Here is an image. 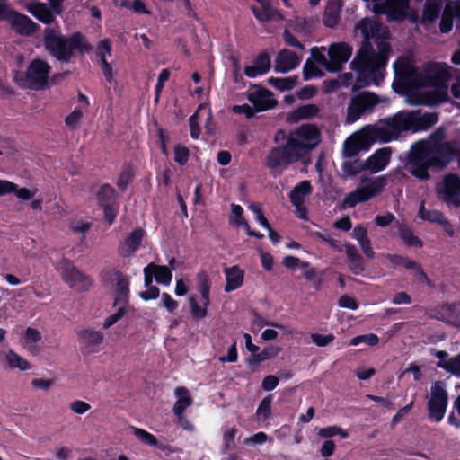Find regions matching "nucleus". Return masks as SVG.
Segmentation results:
<instances>
[{
  "label": "nucleus",
  "mask_w": 460,
  "mask_h": 460,
  "mask_svg": "<svg viewBox=\"0 0 460 460\" xmlns=\"http://www.w3.org/2000/svg\"><path fill=\"white\" fill-rule=\"evenodd\" d=\"M355 29L360 31L364 39L350 66L359 74L367 73L378 84L384 78L383 71L391 50L390 31L380 22L368 17L358 22Z\"/></svg>",
  "instance_id": "1"
},
{
  "label": "nucleus",
  "mask_w": 460,
  "mask_h": 460,
  "mask_svg": "<svg viewBox=\"0 0 460 460\" xmlns=\"http://www.w3.org/2000/svg\"><path fill=\"white\" fill-rule=\"evenodd\" d=\"M436 113L398 112L381 126H366L358 134L344 140L343 144H375L398 140L403 132L425 130L438 122Z\"/></svg>",
  "instance_id": "2"
},
{
  "label": "nucleus",
  "mask_w": 460,
  "mask_h": 460,
  "mask_svg": "<svg viewBox=\"0 0 460 460\" xmlns=\"http://www.w3.org/2000/svg\"><path fill=\"white\" fill-rule=\"evenodd\" d=\"M453 146H411L405 157L410 172L420 180H428V168L443 169L453 159Z\"/></svg>",
  "instance_id": "3"
},
{
  "label": "nucleus",
  "mask_w": 460,
  "mask_h": 460,
  "mask_svg": "<svg viewBox=\"0 0 460 460\" xmlns=\"http://www.w3.org/2000/svg\"><path fill=\"white\" fill-rule=\"evenodd\" d=\"M43 41L49 54L62 63L70 62L75 52L84 54L92 50L91 44L80 31L66 37L54 28L47 27L44 30Z\"/></svg>",
  "instance_id": "4"
},
{
  "label": "nucleus",
  "mask_w": 460,
  "mask_h": 460,
  "mask_svg": "<svg viewBox=\"0 0 460 460\" xmlns=\"http://www.w3.org/2000/svg\"><path fill=\"white\" fill-rule=\"evenodd\" d=\"M51 66L45 60L35 58L28 66L26 72L15 71L13 81L21 89H44L49 81Z\"/></svg>",
  "instance_id": "5"
},
{
  "label": "nucleus",
  "mask_w": 460,
  "mask_h": 460,
  "mask_svg": "<svg viewBox=\"0 0 460 460\" xmlns=\"http://www.w3.org/2000/svg\"><path fill=\"white\" fill-rule=\"evenodd\" d=\"M387 175H380L374 178L361 177V186L349 192L343 199L341 207L354 208L358 204L366 202L379 195L387 185Z\"/></svg>",
  "instance_id": "6"
},
{
  "label": "nucleus",
  "mask_w": 460,
  "mask_h": 460,
  "mask_svg": "<svg viewBox=\"0 0 460 460\" xmlns=\"http://www.w3.org/2000/svg\"><path fill=\"white\" fill-rule=\"evenodd\" d=\"M315 146H279L270 150L267 165L280 173L289 164L303 159Z\"/></svg>",
  "instance_id": "7"
},
{
  "label": "nucleus",
  "mask_w": 460,
  "mask_h": 460,
  "mask_svg": "<svg viewBox=\"0 0 460 460\" xmlns=\"http://www.w3.org/2000/svg\"><path fill=\"white\" fill-rule=\"evenodd\" d=\"M381 102L375 93L362 91L352 94L346 110V122L352 124L362 116L371 114Z\"/></svg>",
  "instance_id": "8"
},
{
  "label": "nucleus",
  "mask_w": 460,
  "mask_h": 460,
  "mask_svg": "<svg viewBox=\"0 0 460 460\" xmlns=\"http://www.w3.org/2000/svg\"><path fill=\"white\" fill-rule=\"evenodd\" d=\"M56 267L63 280L71 288L84 291L91 286L89 278L79 271L68 260L61 259Z\"/></svg>",
  "instance_id": "9"
},
{
  "label": "nucleus",
  "mask_w": 460,
  "mask_h": 460,
  "mask_svg": "<svg viewBox=\"0 0 460 460\" xmlns=\"http://www.w3.org/2000/svg\"><path fill=\"white\" fill-rule=\"evenodd\" d=\"M437 193L449 207H460V177L455 173L447 174L437 186Z\"/></svg>",
  "instance_id": "10"
},
{
  "label": "nucleus",
  "mask_w": 460,
  "mask_h": 460,
  "mask_svg": "<svg viewBox=\"0 0 460 460\" xmlns=\"http://www.w3.org/2000/svg\"><path fill=\"white\" fill-rule=\"evenodd\" d=\"M447 406V393L441 383L436 382L430 387V398L428 401L429 418L439 422L444 418Z\"/></svg>",
  "instance_id": "11"
},
{
  "label": "nucleus",
  "mask_w": 460,
  "mask_h": 460,
  "mask_svg": "<svg viewBox=\"0 0 460 460\" xmlns=\"http://www.w3.org/2000/svg\"><path fill=\"white\" fill-rule=\"evenodd\" d=\"M451 76L449 66L445 63H432L424 67L422 82L426 86L447 85Z\"/></svg>",
  "instance_id": "12"
},
{
  "label": "nucleus",
  "mask_w": 460,
  "mask_h": 460,
  "mask_svg": "<svg viewBox=\"0 0 460 460\" xmlns=\"http://www.w3.org/2000/svg\"><path fill=\"white\" fill-rule=\"evenodd\" d=\"M352 54V48L346 42L332 43L328 49L329 63L327 71L340 72L343 65L349 61Z\"/></svg>",
  "instance_id": "13"
},
{
  "label": "nucleus",
  "mask_w": 460,
  "mask_h": 460,
  "mask_svg": "<svg viewBox=\"0 0 460 460\" xmlns=\"http://www.w3.org/2000/svg\"><path fill=\"white\" fill-rule=\"evenodd\" d=\"M272 96L273 94L270 90L264 87H258L255 91L248 93L247 99L252 103L256 111H264L277 105V101Z\"/></svg>",
  "instance_id": "14"
},
{
  "label": "nucleus",
  "mask_w": 460,
  "mask_h": 460,
  "mask_svg": "<svg viewBox=\"0 0 460 460\" xmlns=\"http://www.w3.org/2000/svg\"><path fill=\"white\" fill-rule=\"evenodd\" d=\"M145 231L141 228H137L129 233L119 244L118 252L121 256H132L139 248Z\"/></svg>",
  "instance_id": "15"
},
{
  "label": "nucleus",
  "mask_w": 460,
  "mask_h": 460,
  "mask_svg": "<svg viewBox=\"0 0 460 460\" xmlns=\"http://www.w3.org/2000/svg\"><path fill=\"white\" fill-rule=\"evenodd\" d=\"M392 151L388 147L377 149L372 155L364 161L366 171L376 173L383 171L389 164Z\"/></svg>",
  "instance_id": "16"
},
{
  "label": "nucleus",
  "mask_w": 460,
  "mask_h": 460,
  "mask_svg": "<svg viewBox=\"0 0 460 460\" xmlns=\"http://www.w3.org/2000/svg\"><path fill=\"white\" fill-rule=\"evenodd\" d=\"M12 29L17 33L25 36H31L39 29V25L34 22L29 16L22 14L17 11L13 13L9 22Z\"/></svg>",
  "instance_id": "17"
},
{
  "label": "nucleus",
  "mask_w": 460,
  "mask_h": 460,
  "mask_svg": "<svg viewBox=\"0 0 460 460\" xmlns=\"http://www.w3.org/2000/svg\"><path fill=\"white\" fill-rule=\"evenodd\" d=\"M300 63V58L289 49H282L276 58L275 71L288 73L295 69Z\"/></svg>",
  "instance_id": "18"
},
{
  "label": "nucleus",
  "mask_w": 460,
  "mask_h": 460,
  "mask_svg": "<svg viewBox=\"0 0 460 460\" xmlns=\"http://www.w3.org/2000/svg\"><path fill=\"white\" fill-rule=\"evenodd\" d=\"M261 4V7L252 6L251 10L254 17L261 22H266L282 18L281 13L272 7L270 0H255Z\"/></svg>",
  "instance_id": "19"
},
{
  "label": "nucleus",
  "mask_w": 460,
  "mask_h": 460,
  "mask_svg": "<svg viewBox=\"0 0 460 460\" xmlns=\"http://www.w3.org/2000/svg\"><path fill=\"white\" fill-rule=\"evenodd\" d=\"M253 66L244 67V75L249 78H255L260 75L267 74L270 69V57L268 52H261L253 61Z\"/></svg>",
  "instance_id": "20"
},
{
  "label": "nucleus",
  "mask_w": 460,
  "mask_h": 460,
  "mask_svg": "<svg viewBox=\"0 0 460 460\" xmlns=\"http://www.w3.org/2000/svg\"><path fill=\"white\" fill-rule=\"evenodd\" d=\"M78 335L88 353L99 350V347L103 341L102 333L91 328L78 331Z\"/></svg>",
  "instance_id": "21"
},
{
  "label": "nucleus",
  "mask_w": 460,
  "mask_h": 460,
  "mask_svg": "<svg viewBox=\"0 0 460 460\" xmlns=\"http://www.w3.org/2000/svg\"><path fill=\"white\" fill-rule=\"evenodd\" d=\"M226 275L225 291L231 292L239 288L243 282V271L237 266L226 268L224 270Z\"/></svg>",
  "instance_id": "22"
},
{
  "label": "nucleus",
  "mask_w": 460,
  "mask_h": 460,
  "mask_svg": "<svg viewBox=\"0 0 460 460\" xmlns=\"http://www.w3.org/2000/svg\"><path fill=\"white\" fill-rule=\"evenodd\" d=\"M128 279L125 277L124 275L119 273L116 274L115 277V300L113 305L116 306L117 305H126L128 302V296L129 293L128 288Z\"/></svg>",
  "instance_id": "23"
},
{
  "label": "nucleus",
  "mask_w": 460,
  "mask_h": 460,
  "mask_svg": "<svg viewBox=\"0 0 460 460\" xmlns=\"http://www.w3.org/2000/svg\"><path fill=\"white\" fill-rule=\"evenodd\" d=\"M345 253L348 258L349 270L356 275L361 274L365 270V266L363 258L358 253L357 248L350 243H346Z\"/></svg>",
  "instance_id": "24"
},
{
  "label": "nucleus",
  "mask_w": 460,
  "mask_h": 460,
  "mask_svg": "<svg viewBox=\"0 0 460 460\" xmlns=\"http://www.w3.org/2000/svg\"><path fill=\"white\" fill-rule=\"evenodd\" d=\"M28 11L40 22L44 24H50L55 20L52 10L43 3H34L28 7Z\"/></svg>",
  "instance_id": "25"
},
{
  "label": "nucleus",
  "mask_w": 460,
  "mask_h": 460,
  "mask_svg": "<svg viewBox=\"0 0 460 460\" xmlns=\"http://www.w3.org/2000/svg\"><path fill=\"white\" fill-rule=\"evenodd\" d=\"M434 90L424 94L425 103L435 105L449 101L448 85H434Z\"/></svg>",
  "instance_id": "26"
},
{
  "label": "nucleus",
  "mask_w": 460,
  "mask_h": 460,
  "mask_svg": "<svg viewBox=\"0 0 460 460\" xmlns=\"http://www.w3.org/2000/svg\"><path fill=\"white\" fill-rule=\"evenodd\" d=\"M312 192L310 181H304L297 184L290 192L289 198L295 207H300L304 204L305 198Z\"/></svg>",
  "instance_id": "27"
},
{
  "label": "nucleus",
  "mask_w": 460,
  "mask_h": 460,
  "mask_svg": "<svg viewBox=\"0 0 460 460\" xmlns=\"http://www.w3.org/2000/svg\"><path fill=\"white\" fill-rule=\"evenodd\" d=\"M174 394L177 398L174 406L173 412L175 415H181L184 411L192 404V399L187 388L179 386L175 388Z\"/></svg>",
  "instance_id": "28"
},
{
  "label": "nucleus",
  "mask_w": 460,
  "mask_h": 460,
  "mask_svg": "<svg viewBox=\"0 0 460 460\" xmlns=\"http://www.w3.org/2000/svg\"><path fill=\"white\" fill-rule=\"evenodd\" d=\"M366 171L364 161L360 159L346 160L341 164V178L349 180Z\"/></svg>",
  "instance_id": "29"
},
{
  "label": "nucleus",
  "mask_w": 460,
  "mask_h": 460,
  "mask_svg": "<svg viewBox=\"0 0 460 460\" xmlns=\"http://www.w3.org/2000/svg\"><path fill=\"white\" fill-rule=\"evenodd\" d=\"M442 0H426L422 10L423 22H433L440 14Z\"/></svg>",
  "instance_id": "30"
},
{
  "label": "nucleus",
  "mask_w": 460,
  "mask_h": 460,
  "mask_svg": "<svg viewBox=\"0 0 460 460\" xmlns=\"http://www.w3.org/2000/svg\"><path fill=\"white\" fill-rule=\"evenodd\" d=\"M41 340L40 332L29 327L26 329L24 337L22 340V343L24 348L32 355H37L40 352L39 348L37 347V343Z\"/></svg>",
  "instance_id": "31"
},
{
  "label": "nucleus",
  "mask_w": 460,
  "mask_h": 460,
  "mask_svg": "<svg viewBox=\"0 0 460 460\" xmlns=\"http://www.w3.org/2000/svg\"><path fill=\"white\" fill-rule=\"evenodd\" d=\"M296 135L299 138L305 141H308V144H319L320 143V130L319 128L311 124L303 125L296 130Z\"/></svg>",
  "instance_id": "32"
},
{
  "label": "nucleus",
  "mask_w": 460,
  "mask_h": 460,
  "mask_svg": "<svg viewBox=\"0 0 460 460\" xmlns=\"http://www.w3.org/2000/svg\"><path fill=\"white\" fill-rule=\"evenodd\" d=\"M298 76L293 75L289 77H270L268 78V84L279 91H289L292 90L297 84Z\"/></svg>",
  "instance_id": "33"
},
{
  "label": "nucleus",
  "mask_w": 460,
  "mask_h": 460,
  "mask_svg": "<svg viewBox=\"0 0 460 460\" xmlns=\"http://www.w3.org/2000/svg\"><path fill=\"white\" fill-rule=\"evenodd\" d=\"M447 127L440 126L430 133L427 138L415 141L413 144H456L455 142H446Z\"/></svg>",
  "instance_id": "34"
},
{
  "label": "nucleus",
  "mask_w": 460,
  "mask_h": 460,
  "mask_svg": "<svg viewBox=\"0 0 460 460\" xmlns=\"http://www.w3.org/2000/svg\"><path fill=\"white\" fill-rule=\"evenodd\" d=\"M155 281L164 286H169L172 279V272L167 266H160L154 263L152 270Z\"/></svg>",
  "instance_id": "35"
},
{
  "label": "nucleus",
  "mask_w": 460,
  "mask_h": 460,
  "mask_svg": "<svg viewBox=\"0 0 460 460\" xmlns=\"http://www.w3.org/2000/svg\"><path fill=\"white\" fill-rule=\"evenodd\" d=\"M398 231L402 242L409 246L421 247L422 241L413 234V232L403 225L398 226Z\"/></svg>",
  "instance_id": "36"
},
{
  "label": "nucleus",
  "mask_w": 460,
  "mask_h": 460,
  "mask_svg": "<svg viewBox=\"0 0 460 460\" xmlns=\"http://www.w3.org/2000/svg\"><path fill=\"white\" fill-rule=\"evenodd\" d=\"M5 359L11 367L18 368L21 371H25L31 368L30 363L13 350L6 353Z\"/></svg>",
  "instance_id": "37"
},
{
  "label": "nucleus",
  "mask_w": 460,
  "mask_h": 460,
  "mask_svg": "<svg viewBox=\"0 0 460 460\" xmlns=\"http://www.w3.org/2000/svg\"><path fill=\"white\" fill-rule=\"evenodd\" d=\"M418 216L423 220L437 224H439L444 217V215L438 210L426 209L424 201H421L420 204Z\"/></svg>",
  "instance_id": "38"
},
{
  "label": "nucleus",
  "mask_w": 460,
  "mask_h": 460,
  "mask_svg": "<svg viewBox=\"0 0 460 460\" xmlns=\"http://www.w3.org/2000/svg\"><path fill=\"white\" fill-rule=\"evenodd\" d=\"M323 72L319 69L311 58H308L303 67V78L305 81L323 76Z\"/></svg>",
  "instance_id": "39"
},
{
  "label": "nucleus",
  "mask_w": 460,
  "mask_h": 460,
  "mask_svg": "<svg viewBox=\"0 0 460 460\" xmlns=\"http://www.w3.org/2000/svg\"><path fill=\"white\" fill-rule=\"evenodd\" d=\"M340 20V10L328 5L323 15V22L326 27L334 28Z\"/></svg>",
  "instance_id": "40"
},
{
  "label": "nucleus",
  "mask_w": 460,
  "mask_h": 460,
  "mask_svg": "<svg viewBox=\"0 0 460 460\" xmlns=\"http://www.w3.org/2000/svg\"><path fill=\"white\" fill-rule=\"evenodd\" d=\"M197 278L199 281V290L201 293L205 306H208L209 304L210 290L208 277L205 272H199Z\"/></svg>",
  "instance_id": "41"
},
{
  "label": "nucleus",
  "mask_w": 460,
  "mask_h": 460,
  "mask_svg": "<svg viewBox=\"0 0 460 460\" xmlns=\"http://www.w3.org/2000/svg\"><path fill=\"white\" fill-rule=\"evenodd\" d=\"M437 366L455 376H460V354L449 358L447 361H439Z\"/></svg>",
  "instance_id": "42"
},
{
  "label": "nucleus",
  "mask_w": 460,
  "mask_h": 460,
  "mask_svg": "<svg viewBox=\"0 0 460 460\" xmlns=\"http://www.w3.org/2000/svg\"><path fill=\"white\" fill-rule=\"evenodd\" d=\"M243 209L240 205L232 204L231 205V215H230V223L236 226L246 227L249 226L244 217H243Z\"/></svg>",
  "instance_id": "43"
},
{
  "label": "nucleus",
  "mask_w": 460,
  "mask_h": 460,
  "mask_svg": "<svg viewBox=\"0 0 460 460\" xmlns=\"http://www.w3.org/2000/svg\"><path fill=\"white\" fill-rule=\"evenodd\" d=\"M97 197L101 206L114 203V190L110 185L104 184L98 191Z\"/></svg>",
  "instance_id": "44"
},
{
  "label": "nucleus",
  "mask_w": 460,
  "mask_h": 460,
  "mask_svg": "<svg viewBox=\"0 0 460 460\" xmlns=\"http://www.w3.org/2000/svg\"><path fill=\"white\" fill-rule=\"evenodd\" d=\"M319 112V108L315 104H305L297 108L296 113L298 119H312L314 118Z\"/></svg>",
  "instance_id": "45"
},
{
  "label": "nucleus",
  "mask_w": 460,
  "mask_h": 460,
  "mask_svg": "<svg viewBox=\"0 0 460 460\" xmlns=\"http://www.w3.org/2000/svg\"><path fill=\"white\" fill-rule=\"evenodd\" d=\"M134 435L144 444L148 446H156L157 439L151 433L136 427L131 428Z\"/></svg>",
  "instance_id": "46"
},
{
  "label": "nucleus",
  "mask_w": 460,
  "mask_h": 460,
  "mask_svg": "<svg viewBox=\"0 0 460 460\" xmlns=\"http://www.w3.org/2000/svg\"><path fill=\"white\" fill-rule=\"evenodd\" d=\"M170 71L167 68L163 69L157 78V82L155 84V102H158L160 98V93L164 89V83L170 78Z\"/></svg>",
  "instance_id": "47"
},
{
  "label": "nucleus",
  "mask_w": 460,
  "mask_h": 460,
  "mask_svg": "<svg viewBox=\"0 0 460 460\" xmlns=\"http://www.w3.org/2000/svg\"><path fill=\"white\" fill-rule=\"evenodd\" d=\"M318 435L322 438H332L334 436H341L342 438H346L349 433L337 426H330L323 428L318 431Z\"/></svg>",
  "instance_id": "48"
},
{
  "label": "nucleus",
  "mask_w": 460,
  "mask_h": 460,
  "mask_svg": "<svg viewBox=\"0 0 460 460\" xmlns=\"http://www.w3.org/2000/svg\"><path fill=\"white\" fill-rule=\"evenodd\" d=\"M388 261L393 264L394 267L402 266L405 269L415 267V261H411L407 257L398 254H388L386 256Z\"/></svg>",
  "instance_id": "49"
},
{
  "label": "nucleus",
  "mask_w": 460,
  "mask_h": 460,
  "mask_svg": "<svg viewBox=\"0 0 460 460\" xmlns=\"http://www.w3.org/2000/svg\"><path fill=\"white\" fill-rule=\"evenodd\" d=\"M378 341L379 339L376 334L370 333L352 338L349 341V345L358 346L360 343H366L369 346H374L378 343Z\"/></svg>",
  "instance_id": "50"
},
{
  "label": "nucleus",
  "mask_w": 460,
  "mask_h": 460,
  "mask_svg": "<svg viewBox=\"0 0 460 460\" xmlns=\"http://www.w3.org/2000/svg\"><path fill=\"white\" fill-rule=\"evenodd\" d=\"M271 411V396H266L262 399L261 402L256 414L259 418V420L262 419L263 420H266L270 415Z\"/></svg>",
  "instance_id": "51"
},
{
  "label": "nucleus",
  "mask_w": 460,
  "mask_h": 460,
  "mask_svg": "<svg viewBox=\"0 0 460 460\" xmlns=\"http://www.w3.org/2000/svg\"><path fill=\"white\" fill-rule=\"evenodd\" d=\"M311 52V59L315 64H318L323 66L327 70V66H329V60L326 58L325 55L320 50L318 47H313L310 50Z\"/></svg>",
  "instance_id": "52"
},
{
  "label": "nucleus",
  "mask_w": 460,
  "mask_h": 460,
  "mask_svg": "<svg viewBox=\"0 0 460 460\" xmlns=\"http://www.w3.org/2000/svg\"><path fill=\"white\" fill-rule=\"evenodd\" d=\"M119 309L116 313L107 317L103 323V328L108 329L113 324H115L118 321H119L125 314L126 309L125 305H118Z\"/></svg>",
  "instance_id": "53"
},
{
  "label": "nucleus",
  "mask_w": 460,
  "mask_h": 460,
  "mask_svg": "<svg viewBox=\"0 0 460 460\" xmlns=\"http://www.w3.org/2000/svg\"><path fill=\"white\" fill-rule=\"evenodd\" d=\"M190 305L191 308V314L197 320H201L207 315V306L201 307L198 305L194 297H190ZM203 305H205L203 304Z\"/></svg>",
  "instance_id": "54"
},
{
  "label": "nucleus",
  "mask_w": 460,
  "mask_h": 460,
  "mask_svg": "<svg viewBox=\"0 0 460 460\" xmlns=\"http://www.w3.org/2000/svg\"><path fill=\"white\" fill-rule=\"evenodd\" d=\"M335 339V336L332 333L327 335H322L319 333L311 334L312 341L318 347H325L332 343Z\"/></svg>",
  "instance_id": "55"
},
{
  "label": "nucleus",
  "mask_w": 460,
  "mask_h": 460,
  "mask_svg": "<svg viewBox=\"0 0 460 460\" xmlns=\"http://www.w3.org/2000/svg\"><path fill=\"white\" fill-rule=\"evenodd\" d=\"M99 66L106 81L111 83L113 80V69L111 65L107 61L106 57L102 56V60H99Z\"/></svg>",
  "instance_id": "56"
},
{
  "label": "nucleus",
  "mask_w": 460,
  "mask_h": 460,
  "mask_svg": "<svg viewBox=\"0 0 460 460\" xmlns=\"http://www.w3.org/2000/svg\"><path fill=\"white\" fill-rule=\"evenodd\" d=\"M189 158V150L185 146H174V160L181 164H184L187 163Z\"/></svg>",
  "instance_id": "57"
},
{
  "label": "nucleus",
  "mask_w": 460,
  "mask_h": 460,
  "mask_svg": "<svg viewBox=\"0 0 460 460\" xmlns=\"http://www.w3.org/2000/svg\"><path fill=\"white\" fill-rule=\"evenodd\" d=\"M69 408L76 414H84L91 409V405L86 402L75 400L69 404Z\"/></svg>",
  "instance_id": "58"
},
{
  "label": "nucleus",
  "mask_w": 460,
  "mask_h": 460,
  "mask_svg": "<svg viewBox=\"0 0 460 460\" xmlns=\"http://www.w3.org/2000/svg\"><path fill=\"white\" fill-rule=\"evenodd\" d=\"M283 39L287 45L304 49V45L296 39V37L288 29L283 32Z\"/></svg>",
  "instance_id": "59"
},
{
  "label": "nucleus",
  "mask_w": 460,
  "mask_h": 460,
  "mask_svg": "<svg viewBox=\"0 0 460 460\" xmlns=\"http://www.w3.org/2000/svg\"><path fill=\"white\" fill-rule=\"evenodd\" d=\"M106 54H111V44L109 39L102 40L97 45V56L99 57V60H102V56L106 57Z\"/></svg>",
  "instance_id": "60"
},
{
  "label": "nucleus",
  "mask_w": 460,
  "mask_h": 460,
  "mask_svg": "<svg viewBox=\"0 0 460 460\" xmlns=\"http://www.w3.org/2000/svg\"><path fill=\"white\" fill-rule=\"evenodd\" d=\"M410 270H414L415 279L421 284L430 285V281L427 277L426 273L423 271L421 266L415 262V267L409 268Z\"/></svg>",
  "instance_id": "61"
},
{
  "label": "nucleus",
  "mask_w": 460,
  "mask_h": 460,
  "mask_svg": "<svg viewBox=\"0 0 460 460\" xmlns=\"http://www.w3.org/2000/svg\"><path fill=\"white\" fill-rule=\"evenodd\" d=\"M338 305L341 307L349 308L351 310H356L358 307L357 301L353 297L347 295L341 296L340 297Z\"/></svg>",
  "instance_id": "62"
},
{
  "label": "nucleus",
  "mask_w": 460,
  "mask_h": 460,
  "mask_svg": "<svg viewBox=\"0 0 460 460\" xmlns=\"http://www.w3.org/2000/svg\"><path fill=\"white\" fill-rule=\"evenodd\" d=\"M82 117L83 112L80 110H75L66 116L65 122L66 126L70 128H75Z\"/></svg>",
  "instance_id": "63"
},
{
  "label": "nucleus",
  "mask_w": 460,
  "mask_h": 460,
  "mask_svg": "<svg viewBox=\"0 0 460 460\" xmlns=\"http://www.w3.org/2000/svg\"><path fill=\"white\" fill-rule=\"evenodd\" d=\"M268 440V435L264 432H258L253 436L245 438V445H261Z\"/></svg>",
  "instance_id": "64"
}]
</instances>
